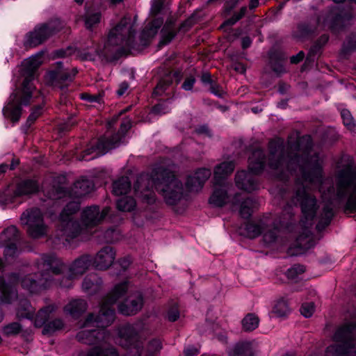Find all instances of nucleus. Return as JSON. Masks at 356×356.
<instances>
[{"mask_svg": "<svg viewBox=\"0 0 356 356\" xmlns=\"http://www.w3.org/2000/svg\"><path fill=\"white\" fill-rule=\"evenodd\" d=\"M268 165L273 170L283 171L296 170L298 168L301 174V179L296 181V200H316L308 193L305 185L307 184L322 183V168L317 163L312 164L307 159L295 155L292 156L289 153L286 154L284 142L280 138L271 140L269 143Z\"/></svg>", "mask_w": 356, "mask_h": 356, "instance_id": "1", "label": "nucleus"}, {"mask_svg": "<svg viewBox=\"0 0 356 356\" xmlns=\"http://www.w3.org/2000/svg\"><path fill=\"white\" fill-rule=\"evenodd\" d=\"M334 202H301L302 218L300 224L304 230L296 239L298 248L305 249L312 245V232L309 229L313 225L314 218L318 220L316 229L319 232L329 225L334 216ZM337 202L339 203V208H341L345 213L349 214L356 211V202Z\"/></svg>", "mask_w": 356, "mask_h": 356, "instance_id": "2", "label": "nucleus"}, {"mask_svg": "<svg viewBox=\"0 0 356 356\" xmlns=\"http://www.w3.org/2000/svg\"><path fill=\"white\" fill-rule=\"evenodd\" d=\"M153 186L157 191H161L165 197L169 200H179V194L181 191V184L175 178V175L163 168H159L152 172L151 177L140 176L134 186L135 192L138 198L143 200H151L153 198V192L149 186Z\"/></svg>", "mask_w": 356, "mask_h": 356, "instance_id": "3", "label": "nucleus"}, {"mask_svg": "<svg viewBox=\"0 0 356 356\" xmlns=\"http://www.w3.org/2000/svg\"><path fill=\"white\" fill-rule=\"evenodd\" d=\"M35 266L38 272L22 280V286L30 293L51 286L55 282L54 276L63 273L66 269L64 262L54 254H42L35 261Z\"/></svg>", "mask_w": 356, "mask_h": 356, "instance_id": "4", "label": "nucleus"}, {"mask_svg": "<svg viewBox=\"0 0 356 356\" xmlns=\"http://www.w3.org/2000/svg\"><path fill=\"white\" fill-rule=\"evenodd\" d=\"M127 282L116 284L113 289L103 298L100 303L99 314L96 316L93 314L88 315L84 322V327L95 324L96 327L103 330L111 325L115 320L113 305L127 292Z\"/></svg>", "mask_w": 356, "mask_h": 356, "instance_id": "5", "label": "nucleus"}, {"mask_svg": "<svg viewBox=\"0 0 356 356\" xmlns=\"http://www.w3.org/2000/svg\"><path fill=\"white\" fill-rule=\"evenodd\" d=\"M334 344L327 348L326 356H356V324L345 322L337 326L332 336Z\"/></svg>", "mask_w": 356, "mask_h": 356, "instance_id": "6", "label": "nucleus"}, {"mask_svg": "<svg viewBox=\"0 0 356 356\" xmlns=\"http://www.w3.org/2000/svg\"><path fill=\"white\" fill-rule=\"evenodd\" d=\"M265 157L261 149H256L252 152L248 159L249 171L241 170L237 172L235 176L236 186L245 191L251 192L257 187V184L253 175L262 172L264 168Z\"/></svg>", "mask_w": 356, "mask_h": 356, "instance_id": "7", "label": "nucleus"}, {"mask_svg": "<svg viewBox=\"0 0 356 356\" xmlns=\"http://www.w3.org/2000/svg\"><path fill=\"white\" fill-rule=\"evenodd\" d=\"M80 207V202H69L60 214L57 229L67 241L86 233L74 216Z\"/></svg>", "mask_w": 356, "mask_h": 356, "instance_id": "8", "label": "nucleus"}, {"mask_svg": "<svg viewBox=\"0 0 356 356\" xmlns=\"http://www.w3.org/2000/svg\"><path fill=\"white\" fill-rule=\"evenodd\" d=\"M135 22L131 16H124L120 22L111 30L108 37V44L120 46L123 51L134 47Z\"/></svg>", "mask_w": 356, "mask_h": 356, "instance_id": "9", "label": "nucleus"}, {"mask_svg": "<svg viewBox=\"0 0 356 356\" xmlns=\"http://www.w3.org/2000/svg\"><path fill=\"white\" fill-rule=\"evenodd\" d=\"M41 53L35 54L25 59L22 63L21 74L24 78L22 88L24 96L22 97V102L24 104L29 102V99L32 97V94L35 87L32 81L35 79V74L37 69L42 64Z\"/></svg>", "mask_w": 356, "mask_h": 356, "instance_id": "10", "label": "nucleus"}, {"mask_svg": "<svg viewBox=\"0 0 356 356\" xmlns=\"http://www.w3.org/2000/svg\"><path fill=\"white\" fill-rule=\"evenodd\" d=\"M21 221L28 226L27 232L33 238H40L47 233V226L44 222L43 215L38 208L27 209L21 216Z\"/></svg>", "mask_w": 356, "mask_h": 356, "instance_id": "11", "label": "nucleus"}, {"mask_svg": "<svg viewBox=\"0 0 356 356\" xmlns=\"http://www.w3.org/2000/svg\"><path fill=\"white\" fill-rule=\"evenodd\" d=\"M119 344L127 350L124 356H140L143 342L132 325L122 326L119 330Z\"/></svg>", "mask_w": 356, "mask_h": 356, "instance_id": "12", "label": "nucleus"}, {"mask_svg": "<svg viewBox=\"0 0 356 356\" xmlns=\"http://www.w3.org/2000/svg\"><path fill=\"white\" fill-rule=\"evenodd\" d=\"M92 265V257L90 254H83L76 258L69 266L66 275L58 285L64 288L73 286V280L83 275Z\"/></svg>", "mask_w": 356, "mask_h": 356, "instance_id": "13", "label": "nucleus"}, {"mask_svg": "<svg viewBox=\"0 0 356 356\" xmlns=\"http://www.w3.org/2000/svg\"><path fill=\"white\" fill-rule=\"evenodd\" d=\"M338 195L341 197L348 195V200H356V174L350 165L339 173Z\"/></svg>", "mask_w": 356, "mask_h": 356, "instance_id": "14", "label": "nucleus"}, {"mask_svg": "<svg viewBox=\"0 0 356 356\" xmlns=\"http://www.w3.org/2000/svg\"><path fill=\"white\" fill-rule=\"evenodd\" d=\"M58 24V21H55L36 26L33 31L26 34L24 45L35 47L42 44L58 31L56 27Z\"/></svg>", "mask_w": 356, "mask_h": 356, "instance_id": "15", "label": "nucleus"}, {"mask_svg": "<svg viewBox=\"0 0 356 356\" xmlns=\"http://www.w3.org/2000/svg\"><path fill=\"white\" fill-rule=\"evenodd\" d=\"M94 188L93 183L87 179H81L76 181L70 190L64 187H59L55 189V197L53 200H56L61 198H81L90 193Z\"/></svg>", "mask_w": 356, "mask_h": 356, "instance_id": "16", "label": "nucleus"}, {"mask_svg": "<svg viewBox=\"0 0 356 356\" xmlns=\"http://www.w3.org/2000/svg\"><path fill=\"white\" fill-rule=\"evenodd\" d=\"M109 207H105L102 211L98 206L92 205L84 209L81 214V222L85 232L88 229H92L100 225L108 215Z\"/></svg>", "mask_w": 356, "mask_h": 356, "instance_id": "17", "label": "nucleus"}, {"mask_svg": "<svg viewBox=\"0 0 356 356\" xmlns=\"http://www.w3.org/2000/svg\"><path fill=\"white\" fill-rule=\"evenodd\" d=\"M353 17L350 10H341L334 8L327 17L325 22L334 33L343 30L352 23Z\"/></svg>", "mask_w": 356, "mask_h": 356, "instance_id": "18", "label": "nucleus"}, {"mask_svg": "<svg viewBox=\"0 0 356 356\" xmlns=\"http://www.w3.org/2000/svg\"><path fill=\"white\" fill-rule=\"evenodd\" d=\"M121 140V136L119 134L113 136L109 140L101 139L95 147L88 148L83 152V155L78 157L79 160L90 161L104 154L108 150L118 147Z\"/></svg>", "mask_w": 356, "mask_h": 356, "instance_id": "19", "label": "nucleus"}, {"mask_svg": "<svg viewBox=\"0 0 356 356\" xmlns=\"http://www.w3.org/2000/svg\"><path fill=\"white\" fill-rule=\"evenodd\" d=\"M144 298L141 292L136 291L129 294L125 300L118 305L119 312L125 316H132L141 310Z\"/></svg>", "mask_w": 356, "mask_h": 356, "instance_id": "20", "label": "nucleus"}, {"mask_svg": "<svg viewBox=\"0 0 356 356\" xmlns=\"http://www.w3.org/2000/svg\"><path fill=\"white\" fill-rule=\"evenodd\" d=\"M24 96L23 88H22L17 92L13 93L10 97L8 104L3 108V112L5 117L10 118L13 122H17L21 116V105H25L22 102V97ZM31 97L29 99L31 102ZM29 102L27 105L29 104Z\"/></svg>", "mask_w": 356, "mask_h": 356, "instance_id": "21", "label": "nucleus"}, {"mask_svg": "<svg viewBox=\"0 0 356 356\" xmlns=\"http://www.w3.org/2000/svg\"><path fill=\"white\" fill-rule=\"evenodd\" d=\"M271 225L270 218L264 217L257 221L245 222L240 229V234L249 238L258 237L262 231Z\"/></svg>", "mask_w": 356, "mask_h": 356, "instance_id": "22", "label": "nucleus"}, {"mask_svg": "<svg viewBox=\"0 0 356 356\" xmlns=\"http://www.w3.org/2000/svg\"><path fill=\"white\" fill-rule=\"evenodd\" d=\"M115 252L111 246L102 248L92 258V266L97 270H105L114 262Z\"/></svg>", "mask_w": 356, "mask_h": 356, "instance_id": "23", "label": "nucleus"}, {"mask_svg": "<svg viewBox=\"0 0 356 356\" xmlns=\"http://www.w3.org/2000/svg\"><path fill=\"white\" fill-rule=\"evenodd\" d=\"M211 175L210 169L200 168L193 175L189 176L186 183V187L189 192L199 191L205 181Z\"/></svg>", "mask_w": 356, "mask_h": 356, "instance_id": "24", "label": "nucleus"}, {"mask_svg": "<svg viewBox=\"0 0 356 356\" xmlns=\"http://www.w3.org/2000/svg\"><path fill=\"white\" fill-rule=\"evenodd\" d=\"M58 68L56 70L51 71L47 76V79L51 84L62 88V83L67 81H72L77 73L76 69H73L71 72L61 70L62 64L60 62L56 63Z\"/></svg>", "mask_w": 356, "mask_h": 356, "instance_id": "25", "label": "nucleus"}, {"mask_svg": "<svg viewBox=\"0 0 356 356\" xmlns=\"http://www.w3.org/2000/svg\"><path fill=\"white\" fill-rule=\"evenodd\" d=\"M92 325L85 327L83 325V330L79 332L76 336L77 340L83 343L91 345L97 342L99 340L104 338V330L90 329Z\"/></svg>", "mask_w": 356, "mask_h": 356, "instance_id": "26", "label": "nucleus"}, {"mask_svg": "<svg viewBox=\"0 0 356 356\" xmlns=\"http://www.w3.org/2000/svg\"><path fill=\"white\" fill-rule=\"evenodd\" d=\"M102 284V278L97 274H90L84 278L82 289L88 295H95L101 291Z\"/></svg>", "mask_w": 356, "mask_h": 356, "instance_id": "27", "label": "nucleus"}, {"mask_svg": "<svg viewBox=\"0 0 356 356\" xmlns=\"http://www.w3.org/2000/svg\"><path fill=\"white\" fill-rule=\"evenodd\" d=\"M321 18L317 20H312L309 22H302L298 24L296 31L294 32V36L298 39L312 35L320 26Z\"/></svg>", "mask_w": 356, "mask_h": 356, "instance_id": "28", "label": "nucleus"}, {"mask_svg": "<svg viewBox=\"0 0 356 356\" xmlns=\"http://www.w3.org/2000/svg\"><path fill=\"white\" fill-rule=\"evenodd\" d=\"M16 298V291L12 286L6 284L4 280L0 277V300L1 302L9 304ZM3 318V313L0 312V322Z\"/></svg>", "mask_w": 356, "mask_h": 356, "instance_id": "29", "label": "nucleus"}, {"mask_svg": "<svg viewBox=\"0 0 356 356\" xmlns=\"http://www.w3.org/2000/svg\"><path fill=\"white\" fill-rule=\"evenodd\" d=\"M88 305L86 300L82 299H76L70 301L65 305V312L74 317H78L87 309Z\"/></svg>", "mask_w": 356, "mask_h": 356, "instance_id": "30", "label": "nucleus"}, {"mask_svg": "<svg viewBox=\"0 0 356 356\" xmlns=\"http://www.w3.org/2000/svg\"><path fill=\"white\" fill-rule=\"evenodd\" d=\"M19 232L15 226H10L0 234V245L16 243L19 240Z\"/></svg>", "mask_w": 356, "mask_h": 356, "instance_id": "31", "label": "nucleus"}, {"mask_svg": "<svg viewBox=\"0 0 356 356\" xmlns=\"http://www.w3.org/2000/svg\"><path fill=\"white\" fill-rule=\"evenodd\" d=\"M232 186L228 184H216L209 200H225L232 195Z\"/></svg>", "mask_w": 356, "mask_h": 356, "instance_id": "32", "label": "nucleus"}, {"mask_svg": "<svg viewBox=\"0 0 356 356\" xmlns=\"http://www.w3.org/2000/svg\"><path fill=\"white\" fill-rule=\"evenodd\" d=\"M235 164L233 161H225L216 165L214 169V178L220 180L229 176L233 171Z\"/></svg>", "mask_w": 356, "mask_h": 356, "instance_id": "33", "label": "nucleus"}, {"mask_svg": "<svg viewBox=\"0 0 356 356\" xmlns=\"http://www.w3.org/2000/svg\"><path fill=\"white\" fill-rule=\"evenodd\" d=\"M56 307L53 305L41 308L35 316L34 325L37 327L44 326L49 318L50 314L54 312Z\"/></svg>", "mask_w": 356, "mask_h": 356, "instance_id": "34", "label": "nucleus"}, {"mask_svg": "<svg viewBox=\"0 0 356 356\" xmlns=\"http://www.w3.org/2000/svg\"><path fill=\"white\" fill-rule=\"evenodd\" d=\"M131 188V183L127 177H122L113 184V193L120 196L127 194Z\"/></svg>", "mask_w": 356, "mask_h": 356, "instance_id": "35", "label": "nucleus"}, {"mask_svg": "<svg viewBox=\"0 0 356 356\" xmlns=\"http://www.w3.org/2000/svg\"><path fill=\"white\" fill-rule=\"evenodd\" d=\"M38 190V184L35 181L25 180L18 184L15 193L17 196H21L34 193Z\"/></svg>", "mask_w": 356, "mask_h": 356, "instance_id": "36", "label": "nucleus"}, {"mask_svg": "<svg viewBox=\"0 0 356 356\" xmlns=\"http://www.w3.org/2000/svg\"><path fill=\"white\" fill-rule=\"evenodd\" d=\"M254 353L252 343L247 341L237 343L232 350V356H254Z\"/></svg>", "mask_w": 356, "mask_h": 356, "instance_id": "37", "label": "nucleus"}, {"mask_svg": "<svg viewBox=\"0 0 356 356\" xmlns=\"http://www.w3.org/2000/svg\"><path fill=\"white\" fill-rule=\"evenodd\" d=\"M17 316L18 318L31 319L34 316V309L32 308L30 302L26 300L20 301V304L17 310Z\"/></svg>", "mask_w": 356, "mask_h": 356, "instance_id": "38", "label": "nucleus"}, {"mask_svg": "<svg viewBox=\"0 0 356 356\" xmlns=\"http://www.w3.org/2000/svg\"><path fill=\"white\" fill-rule=\"evenodd\" d=\"M270 222L271 225L262 231V233L264 234V241L267 244L275 243L279 233L277 227L275 225V222L271 218Z\"/></svg>", "mask_w": 356, "mask_h": 356, "instance_id": "39", "label": "nucleus"}, {"mask_svg": "<svg viewBox=\"0 0 356 356\" xmlns=\"http://www.w3.org/2000/svg\"><path fill=\"white\" fill-rule=\"evenodd\" d=\"M272 313L277 317H284L290 313L289 304L284 298L278 299L272 309Z\"/></svg>", "mask_w": 356, "mask_h": 356, "instance_id": "40", "label": "nucleus"}, {"mask_svg": "<svg viewBox=\"0 0 356 356\" xmlns=\"http://www.w3.org/2000/svg\"><path fill=\"white\" fill-rule=\"evenodd\" d=\"M64 327L65 323L62 319L55 318L44 325L42 334L51 335L57 331L62 330Z\"/></svg>", "mask_w": 356, "mask_h": 356, "instance_id": "41", "label": "nucleus"}, {"mask_svg": "<svg viewBox=\"0 0 356 356\" xmlns=\"http://www.w3.org/2000/svg\"><path fill=\"white\" fill-rule=\"evenodd\" d=\"M259 323V319L256 315L248 314L242 321L243 328L245 331H252L258 327Z\"/></svg>", "mask_w": 356, "mask_h": 356, "instance_id": "42", "label": "nucleus"}, {"mask_svg": "<svg viewBox=\"0 0 356 356\" xmlns=\"http://www.w3.org/2000/svg\"><path fill=\"white\" fill-rule=\"evenodd\" d=\"M256 209L254 202H241L239 214L243 218L248 219Z\"/></svg>", "mask_w": 356, "mask_h": 356, "instance_id": "43", "label": "nucleus"}, {"mask_svg": "<svg viewBox=\"0 0 356 356\" xmlns=\"http://www.w3.org/2000/svg\"><path fill=\"white\" fill-rule=\"evenodd\" d=\"M86 356H118V353L113 347L105 349L95 347L88 352Z\"/></svg>", "mask_w": 356, "mask_h": 356, "instance_id": "44", "label": "nucleus"}, {"mask_svg": "<svg viewBox=\"0 0 356 356\" xmlns=\"http://www.w3.org/2000/svg\"><path fill=\"white\" fill-rule=\"evenodd\" d=\"M163 23V19L159 17L154 19L145 28L142 35H147V37H153L157 33L158 29L162 26Z\"/></svg>", "mask_w": 356, "mask_h": 356, "instance_id": "45", "label": "nucleus"}, {"mask_svg": "<svg viewBox=\"0 0 356 356\" xmlns=\"http://www.w3.org/2000/svg\"><path fill=\"white\" fill-rule=\"evenodd\" d=\"M3 247V257L6 261L15 259L19 253L16 243L0 245Z\"/></svg>", "mask_w": 356, "mask_h": 356, "instance_id": "46", "label": "nucleus"}, {"mask_svg": "<svg viewBox=\"0 0 356 356\" xmlns=\"http://www.w3.org/2000/svg\"><path fill=\"white\" fill-rule=\"evenodd\" d=\"M22 330V325L17 322H13L3 327V334L6 337L18 334Z\"/></svg>", "mask_w": 356, "mask_h": 356, "instance_id": "47", "label": "nucleus"}, {"mask_svg": "<svg viewBox=\"0 0 356 356\" xmlns=\"http://www.w3.org/2000/svg\"><path fill=\"white\" fill-rule=\"evenodd\" d=\"M101 15L97 12L92 13L87 11L85 16V24L87 29H90L93 26L98 24L100 22Z\"/></svg>", "mask_w": 356, "mask_h": 356, "instance_id": "48", "label": "nucleus"}, {"mask_svg": "<svg viewBox=\"0 0 356 356\" xmlns=\"http://www.w3.org/2000/svg\"><path fill=\"white\" fill-rule=\"evenodd\" d=\"M305 271V267L303 265L295 264L289 268L286 273L288 279L294 280L299 275L302 274Z\"/></svg>", "mask_w": 356, "mask_h": 356, "instance_id": "49", "label": "nucleus"}, {"mask_svg": "<svg viewBox=\"0 0 356 356\" xmlns=\"http://www.w3.org/2000/svg\"><path fill=\"white\" fill-rule=\"evenodd\" d=\"M165 204L168 209L177 214L183 213L188 207L186 202H165Z\"/></svg>", "mask_w": 356, "mask_h": 356, "instance_id": "50", "label": "nucleus"}, {"mask_svg": "<svg viewBox=\"0 0 356 356\" xmlns=\"http://www.w3.org/2000/svg\"><path fill=\"white\" fill-rule=\"evenodd\" d=\"M171 83L172 81L169 77L162 79L155 87L153 95L155 96L162 95Z\"/></svg>", "mask_w": 356, "mask_h": 356, "instance_id": "51", "label": "nucleus"}, {"mask_svg": "<svg viewBox=\"0 0 356 356\" xmlns=\"http://www.w3.org/2000/svg\"><path fill=\"white\" fill-rule=\"evenodd\" d=\"M341 118L344 125L349 129H353L355 126V121L352 117L350 111L346 109H343L341 112Z\"/></svg>", "mask_w": 356, "mask_h": 356, "instance_id": "52", "label": "nucleus"}, {"mask_svg": "<svg viewBox=\"0 0 356 356\" xmlns=\"http://www.w3.org/2000/svg\"><path fill=\"white\" fill-rule=\"evenodd\" d=\"M161 348L162 344L159 339H155L150 341L147 346L148 356H153L154 353L159 352Z\"/></svg>", "mask_w": 356, "mask_h": 356, "instance_id": "53", "label": "nucleus"}, {"mask_svg": "<svg viewBox=\"0 0 356 356\" xmlns=\"http://www.w3.org/2000/svg\"><path fill=\"white\" fill-rule=\"evenodd\" d=\"M315 310V306L313 302H305L302 305L300 309V313L305 318H309L312 316Z\"/></svg>", "mask_w": 356, "mask_h": 356, "instance_id": "54", "label": "nucleus"}, {"mask_svg": "<svg viewBox=\"0 0 356 356\" xmlns=\"http://www.w3.org/2000/svg\"><path fill=\"white\" fill-rule=\"evenodd\" d=\"M136 207V202H117V208L123 212H131Z\"/></svg>", "mask_w": 356, "mask_h": 356, "instance_id": "55", "label": "nucleus"}, {"mask_svg": "<svg viewBox=\"0 0 356 356\" xmlns=\"http://www.w3.org/2000/svg\"><path fill=\"white\" fill-rule=\"evenodd\" d=\"M81 98L87 100L89 102H97L101 103L102 102V96L101 94L90 95V94H82Z\"/></svg>", "mask_w": 356, "mask_h": 356, "instance_id": "56", "label": "nucleus"}, {"mask_svg": "<svg viewBox=\"0 0 356 356\" xmlns=\"http://www.w3.org/2000/svg\"><path fill=\"white\" fill-rule=\"evenodd\" d=\"M163 0H153L152 2V6L150 13L152 15H157L163 7Z\"/></svg>", "mask_w": 356, "mask_h": 356, "instance_id": "57", "label": "nucleus"}, {"mask_svg": "<svg viewBox=\"0 0 356 356\" xmlns=\"http://www.w3.org/2000/svg\"><path fill=\"white\" fill-rule=\"evenodd\" d=\"M195 82V79L193 76L188 77L185 79L182 84V88L185 90H191Z\"/></svg>", "mask_w": 356, "mask_h": 356, "instance_id": "58", "label": "nucleus"}, {"mask_svg": "<svg viewBox=\"0 0 356 356\" xmlns=\"http://www.w3.org/2000/svg\"><path fill=\"white\" fill-rule=\"evenodd\" d=\"M179 318V312L177 309H172L168 312V319L171 322L176 321Z\"/></svg>", "mask_w": 356, "mask_h": 356, "instance_id": "59", "label": "nucleus"}, {"mask_svg": "<svg viewBox=\"0 0 356 356\" xmlns=\"http://www.w3.org/2000/svg\"><path fill=\"white\" fill-rule=\"evenodd\" d=\"M131 120L129 119H128V118H125L121 122V124H120V131L122 134H124L131 128Z\"/></svg>", "mask_w": 356, "mask_h": 356, "instance_id": "60", "label": "nucleus"}, {"mask_svg": "<svg viewBox=\"0 0 356 356\" xmlns=\"http://www.w3.org/2000/svg\"><path fill=\"white\" fill-rule=\"evenodd\" d=\"M40 110H41V107L40 106H38L37 108H35L31 112L30 115L29 116L28 122H34L39 117V115H40V113H41Z\"/></svg>", "mask_w": 356, "mask_h": 356, "instance_id": "61", "label": "nucleus"}, {"mask_svg": "<svg viewBox=\"0 0 356 356\" xmlns=\"http://www.w3.org/2000/svg\"><path fill=\"white\" fill-rule=\"evenodd\" d=\"M175 37V33L173 31H168L167 33L163 34V38L161 41L162 44H166L170 42L172 38Z\"/></svg>", "mask_w": 356, "mask_h": 356, "instance_id": "62", "label": "nucleus"}, {"mask_svg": "<svg viewBox=\"0 0 356 356\" xmlns=\"http://www.w3.org/2000/svg\"><path fill=\"white\" fill-rule=\"evenodd\" d=\"M199 354V350L193 346H190L184 350L185 356H196Z\"/></svg>", "mask_w": 356, "mask_h": 356, "instance_id": "63", "label": "nucleus"}, {"mask_svg": "<svg viewBox=\"0 0 356 356\" xmlns=\"http://www.w3.org/2000/svg\"><path fill=\"white\" fill-rule=\"evenodd\" d=\"M129 88V84L127 82H122L120 83L119 89L117 91L118 96L123 95Z\"/></svg>", "mask_w": 356, "mask_h": 356, "instance_id": "64", "label": "nucleus"}]
</instances>
